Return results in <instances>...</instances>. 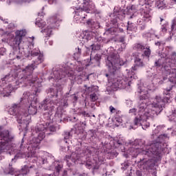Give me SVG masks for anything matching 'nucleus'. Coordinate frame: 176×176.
Returning <instances> with one entry per match:
<instances>
[{"instance_id": "obj_1", "label": "nucleus", "mask_w": 176, "mask_h": 176, "mask_svg": "<svg viewBox=\"0 0 176 176\" xmlns=\"http://www.w3.org/2000/svg\"><path fill=\"white\" fill-rule=\"evenodd\" d=\"M149 81H147L142 84L138 85V91L142 94L140 96V104H139L138 109L133 108L129 109V113L134 115L135 118L140 116L142 118L144 114L146 113L151 108H158L162 111L163 108L164 102H168L170 100V96H166L164 99L159 95L155 96L152 103H147L149 95L148 94V90L153 91L156 89L157 85H163L164 80H166V78H162V76L159 73H153L150 75Z\"/></svg>"}, {"instance_id": "obj_2", "label": "nucleus", "mask_w": 176, "mask_h": 176, "mask_svg": "<svg viewBox=\"0 0 176 176\" xmlns=\"http://www.w3.org/2000/svg\"><path fill=\"white\" fill-rule=\"evenodd\" d=\"M27 41L24 42V44L28 46V53H25V57H36L37 60L32 61L30 65H28L25 68L21 69L18 75L19 78V85H21L22 87H29V86H32L34 85L33 90L35 93H41L42 89V84L41 82L38 81L37 76H32V72L35 69L36 65H39L41 63H43V54L41 52V50L38 47L34 48V36L29 37L26 38Z\"/></svg>"}, {"instance_id": "obj_3", "label": "nucleus", "mask_w": 176, "mask_h": 176, "mask_svg": "<svg viewBox=\"0 0 176 176\" xmlns=\"http://www.w3.org/2000/svg\"><path fill=\"white\" fill-rule=\"evenodd\" d=\"M36 94L25 91L20 103H14L8 109V113L16 118L21 129H27L31 122V115H36Z\"/></svg>"}, {"instance_id": "obj_4", "label": "nucleus", "mask_w": 176, "mask_h": 176, "mask_svg": "<svg viewBox=\"0 0 176 176\" xmlns=\"http://www.w3.org/2000/svg\"><path fill=\"white\" fill-rule=\"evenodd\" d=\"M82 150H76L73 152L71 155H66V161L69 162L71 160L75 164H82L87 168L89 170H98L101 164H104V157L98 155H96L93 159L90 156H87V153H90V151L87 150L85 153H82Z\"/></svg>"}, {"instance_id": "obj_5", "label": "nucleus", "mask_w": 176, "mask_h": 176, "mask_svg": "<svg viewBox=\"0 0 176 176\" xmlns=\"http://www.w3.org/2000/svg\"><path fill=\"white\" fill-rule=\"evenodd\" d=\"M137 67H144V62L137 56L135 58V66L132 67L131 70H127V75L124 78L118 77L114 79L111 84L112 90H116L118 89H130V85H131V80L135 79V71H137Z\"/></svg>"}, {"instance_id": "obj_6", "label": "nucleus", "mask_w": 176, "mask_h": 176, "mask_svg": "<svg viewBox=\"0 0 176 176\" xmlns=\"http://www.w3.org/2000/svg\"><path fill=\"white\" fill-rule=\"evenodd\" d=\"M141 140L136 139L134 141L129 140L128 145L129 148L127 150V153L124 154L126 157H137L140 153L141 155H145L150 157L152 155H157L159 152V148L156 147V145L151 144L147 147L146 150H142L140 146Z\"/></svg>"}, {"instance_id": "obj_7", "label": "nucleus", "mask_w": 176, "mask_h": 176, "mask_svg": "<svg viewBox=\"0 0 176 176\" xmlns=\"http://www.w3.org/2000/svg\"><path fill=\"white\" fill-rule=\"evenodd\" d=\"M73 9L75 13L74 20L77 24L83 23V20L87 16L86 13H95V14L100 13V11L96 8V5L91 2V0H84L82 7H73Z\"/></svg>"}, {"instance_id": "obj_8", "label": "nucleus", "mask_w": 176, "mask_h": 176, "mask_svg": "<svg viewBox=\"0 0 176 176\" xmlns=\"http://www.w3.org/2000/svg\"><path fill=\"white\" fill-rule=\"evenodd\" d=\"M109 56L106 60V65L109 68V72L111 74V76L115 75V72L126 64V60L120 59V56L117 54L116 50L113 47H111L107 50Z\"/></svg>"}, {"instance_id": "obj_9", "label": "nucleus", "mask_w": 176, "mask_h": 176, "mask_svg": "<svg viewBox=\"0 0 176 176\" xmlns=\"http://www.w3.org/2000/svg\"><path fill=\"white\" fill-rule=\"evenodd\" d=\"M140 6L141 8L142 19H139L137 21L140 30H145L146 28V23L152 20V15L151 14V7L152 6V1L151 0H139Z\"/></svg>"}, {"instance_id": "obj_10", "label": "nucleus", "mask_w": 176, "mask_h": 176, "mask_svg": "<svg viewBox=\"0 0 176 176\" xmlns=\"http://www.w3.org/2000/svg\"><path fill=\"white\" fill-rule=\"evenodd\" d=\"M157 108H151L150 110H146V113H145L142 117L138 116L136 118H135L133 121V126H131V129H137L138 126H142L143 130H146L148 127L151 126V124L146 121L147 119H149V118H153L155 116V114L156 113V109Z\"/></svg>"}, {"instance_id": "obj_11", "label": "nucleus", "mask_w": 176, "mask_h": 176, "mask_svg": "<svg viewBox=\"0 0 176 176\" xmlns=\"http://www.w3.org/2000/svg\"><path fill=\"white\" fill-rule=\"evenodd\" d=\"M167 61L171 63V69L169 73V82L173 83L174 85H171L169 88L164 89V95L170 97V91L173 90V87H174V86H176V53L173 52L172 59H167Z\"/></svg>"}, {"instance_id": "obj_12", "label": "nucleus", "mask_w": 176, "mask_h": 176, "mask_svg": "<svg viewBox=\"0 0 176 176\" xmlns=\"http://www.w3.org/2000/svg\"><path fill=\"white\" fill-rule=\"evenodd\" d=\"M14 76L12 74L6 75L0 80V96L3 97H9L10 94L14 89L11 84H8L6 82H13Z\"/></svg>"}, {"instance_id": "obj_13", "label": "nucleus", "mask_w": 176, "mask_h": 176, "mask_svg": "<svg viewBox=\"0 0 176 176\" xmlns=\"http://www.w3.org/2000/svg\"><path fill=\"white\" fill-rule=\"evenodd\" d=\"M61 21V15L56 14L47 20V24L41 30V32L45 38H50L53 35V30L57 27V25Z\"/></svg>"}, {"instance_id": "obj_14", "label": "nucleus", "mask_w": 176, "mask_h": 176, "mask_svg": "<svg viewBox=\"0 0 176 176\" xmlns=\"http://www.w3.org/2000/svg\"><path fill=\"white\" fill-rule=\"evenodd\" d=\"M27 32L25 30H16L15 32V36L13 34L8 35L6 42L12 47H19L20 43L23 42V39H25V36Z\"/></svg>"}, {"instance_id": "obj_15", "label": "nucleus", "mask_w": 176, "mask_h": 176, "mask_svg": "<svg viewBox=\"0 0 176 176\" xmlns=\"http://www.w3.org/2000/svg\"><path fill=\"white\" fill-rule=\"evenodd\" d=\"M30 168H35V165L32 166H27L25 165L24 167L21 168V172L14 168L13 167L9 166L8 168H6L5 169H2L3 173L1 172V174H4V175H14V176H19V175H27L30 173Z\"/></svg>"}, {"instance_id": "obj_16", "label": "nucleus", "mask_w": 176, "mask_h": 176, "mask_svg": "<svg viewBox=\"0 0 176 176\" xmlns=\"http://www.w3.org/2000/svg\"><path fill=\"white\" fill-rule=\"evenodd\" d=\"M65 76H74V72L72 70L69 71V67H66L65 72L62 69L54 71L52 76L49 78L50 80H55V82H58L61 80Z\"/></svg>"}, {"instance_id": "obj_17", "label": "nucleus", "mask_w": 176, "mask_h": 176, "mask_svg": "<svg viewBox=\"0 0 176 176\" xmlns=\"http://www.w3.org/2000/svg\"><path fill=\"white\" fill-rule=\"evenodd\" d=\"M173 53L169 58H160L158 60L155 62V67H164L165 71H166V76L170 80V71H171V62L168 61L167 60H173Z\"/></svg>"}, {"instance_id": "obj_18", "label": "nucleus", "mask_w": 176, "mask_h": 176, "mask_svg": "<svg viewBox=\"0 0 176 176\" xmlns=\"http://www.w3.org/2000/svg\"><path fill=\"white\" fill-rule=\"evenodd\" d=\"M140 163L142 168L148 171V176H156L157 173L156 169L153 168V167H155V161L153 160L143 158Z\"/></svg>"}, {"instance_id": "obj_19", "label": "nucleus", "mask_w": 176, "mask_h": 176, "mask_svg": "<svg viewBox=\"0 0 176 176\" xmlns=\"http://www.w3.org/2000/svg\"><path fill=\"white\" fill-rule=\"evenodd\" d=\"M93 38V32H90L88 30L83 31L80 36H78L79 41L83 42L84 43L86 42H89L90 39Z\"/></svg>"}, {"instance_id": "obj_20", "label": "nucleus", "mask_w": 176, "mask_h": 176, "mask_svg": "<svg viewBox=\"0 0 176 176\" xmlns=\"http://www.w3.org/2000/svg\"><path fill=\"white\" fill-rule=\"evenodd\" d=\"M78 66L76 67L78 72H82L85 69V67H89L91 65V59L85 60L82 63L78 62Z\"/></svg>"}, {"instance_id": "obj_21", "label": "nucleus", "mask_w": 176, "mask_h": 176, "mask_svg": "<svg viewBox=\"0 0 176 176\" xmlns=\"http://www.w3.org/2000/svg\"><path fill=\"white\" fill-rule=\"evenodd\" d=\"M170 3L171 0H158L155 3V6H157V9L163 10V9H166Z\"/></svg>"}, {"instance_id": "obj_22", "label": "nucleus", "mask_w": 176, "mask_h": 176, "mask_svg": "<svg viewBox=\"0 0 176 176\" xmlns=\"http://www.w3.org/2000/svg\"><path fill=\"white\" fill-rule=\"evenodd\" d=\"M36 25L42 30L45 28L47 25H46V22H45L42 18H37L36 19Z\"/></svg>"}, {"instance_id": "obj_23", "label": "nucleus", "mask_w": 176, "mask_h": 176, "mask_svg": "<svg viewBox=\"0 0 176 176\" xmlns=\"http://www.w3.org/2000/svg\"><path fill=\"white\" fill-rule=\"evenodd\" d=\"M144 36H146V38H149L150 39H155V38H157L156 32L153 30V29H151L150 32L144 34Z\"/></svg>"}, {"instance_id": "obj_24", "label": "nucleus", "mask_w": 176, "mask_h": 176, "mask_svg": "<svg viewBox=\"0 0 176 176\" xmlns=\"http://www.w3.org/2000/svg\"><path fill=\"white\" fill-rule=\"evenodd\" d=\"M87 24L89 27H91V28H98L100 27V23L95 22L92 19H89L87 21Z\"/></svg>"}, {"instance_id": "obj_25", "label": "nucleus", "mask_w": 176, "mask_h": 176, "mask_svg": "<svg viewBox=\"0 0 176 176\" xmlns=\"http://www.w3.org/2000/svg\"><path fill=\"white\" fill-rule=\"evenodd\" d=\"M128 34H130L131 31H135L136 30L135 25L130 21H128V26L126 28Z\"/></svg>"}, {"instance_id": "obj_26", "label": "nucleus", "mask_w": 176, "mask_h": 176, "mask_svg": "<svg viewBox=\"0 0 176 176\" xmlns=\"http://www.w3.org/2000/svg\"><path fill=\"white\" fill-rule=\"evenodd\" d=\"M144 49H145V46H144L141 43H136L133 45L134 50H138V52H140L141 50H144Z\"/></svg>"}, {"instance_id": "obj_27", "label": "nucleus", "mask_w": 176, "mask_h": 176, "mask_svg": "<svg viewBox=\"0 0 176 176\" xmlns=\"http://www.w3.org/2000/svg\"><path fill=\"white\" fill-rule=\"evenodd\" d=\"M88 93H97L98 91V86H91L87 89Z\"/></svg>"}, {"instance_id": "obj_28", "label": "nucleus", "mask_w": 176, "mask_h": 176, "mask_svg": "<svg viewBox=\"0 0 176 176\" xmlns=\"http://www.w3.org/2000/svg\"><path fill=\"white\" fill-rule=\"evenodd\" d=\"M76 52L74 53V58L75 60H78L80 57V54H82V50L80 48L76 49Z\"/></svg>"}, {"instance_id": "obj_29", "label": "nucleus", "mask_w": 176, "mask_h": 176, "mask_svg": "<svg viewBox=\"0 0 176 176\" xmlns=\"http://www.w3.org/2000/svg\"><path fill=\"white\" fill-rule=\"evenodd\" d=\"M64 137V142L67 144L68 142L67 140H69L71 138V133L69 132H65L63 133Z\"/></svg>"}, {"instance_id": "obj_30", "label": "nucleus", "mask_w": 176, "mask_h": 176, "mask_svg": "<svg viewBox=\"0 0 176 176\" xmlns=\"http://www.w3.org/2000/svg\"><path fill=\"white\" fill-rule=\"evenodd\" d=\"M120 42L121 43H123V45L121 46L120 48L118 49V52H123V50H124L125 47H126V45H124V38L122 37L120 40Z\"/></svg>"}, {"instance_id": "obj_31", "label": "nucleus", "mask_w": 176, "mask_h": 176, "mask_svg": "<svg viewBox=\"0 0 176 176\" xmlns=\"http://www.w3.org/2000/svg\"><path fill=\"white\" fill-rule=\"evenodd\" d=\"M169 120H170V122H176V109L170 116Z\"/></svg>"}, {"instance_id": "obj_32", "label": "nucleus", "mask_w": 176, "mask_h": 176, "mask_svg": "<svg viewBox=\"0 0 176 176\" xmlns=\"http://www.w3.org/2000/svg\"><path fill=\"white\" fill-rule=\"evenodd\" d=\"M129 166L130 164L128 162H124L123 164H122L121 170L124 171V170H127V168H129Z\"/></svg>"}, {"instance_id": "obj_33", "label": "nucleus", "mask_w": 176, "mask_h": 176, "mask_svg": "<svg viewBox=\"0 0 176 176\" xmlns=\"http://www.w3.org/2000/svg\"><path fill=\"white\" fill-rule=\"evenodd\" d=\"M73 174L74 175H76V176H86V175H87L85 173L80 172V170H76L75 172L73 173Z\"/></svg>"}, {"instance_id": "obj_34", "label": "nucleus", "mask_w": 176, "mask_h": 176, "mask_svg": "<svg viewBox=\"0 0 176 176\" xmlns=\"http://www.w3.org/2000/svg\"><path fill=\"white\" fill-rule=\"evenodd\" d=\"M90 98L91 101L94 102L95 101H97V100H98V96L96 93H93L90 95Z\"/></svg>"}, {"instance_id": "obj_35", "label": "nucleus", "mask_w": 176, "mask_h": 176, "mask_svg": "<svg viewBox=\"0 0 176 176\" xmlns=\"http://www.w3.org/2000/svg\"><path fill=\"white\" fill-rule=\"evenodd\" d=\"M144 54L146 56V57H149V56H151V49H149V47H146V50L144 52Z\"/></svg>"}, {"instance_id": "obj_36", "label": "nucleus", "mask_w": 176, "mask_h": 176, "mask_svg": "<svg viewBox=\"0 0 176 176\" xmlns=\"http://www.w3.org/2000/svg\"><path fill=\"white\" fill-rule=\"evenodd\" d=\"M160 141H165V140H167V138H168V136L167 135V134H163V135H160L158 137Z\"/></svg>"}, {"instance_id": "obj_37", "label": "nucleus", "mask_w": 176, "mask_h": 176, "mask_svg": "<svg viewBox=\"0 0 176 176\" xmlns=\"http://www.w3.org/2000/svg\"><path fill=\"white\" fill-rule=\"evenodd\" d=\"M101 49V45L97 43L92 45V50H100Z\"/></svg>"}, {"instance_id": "obj_38", "label": "nucleus", "mask_w": 176, "mask_h": 176, "mask_svg": "<svg viewBox=\"0 0 176 176\" xmlns=\"http://www.w3.org/2000/svg\"><path fill=\"white\" fill-rule=\"evenodd\" d=\"M133 8H134L133 6L127 8V9H128V10H127L128 14H134V12L135 11L133 10Z\"/></svg>"}, {"instance_id": "obj_39", "label": "nucleus", "mask_w": 176, "mask_h": 176, "mask_svg": "<svg viewBox=\"0 0 176 176\" xmlns=\"http://www.w3.org/2000/svg\"><path fill=\"white\" fill-rule=\"evenodd\" d=\"M163 127V125L157 126V128L153 131V134H157L159 133V130H160Z\"/></svg>"}, {"instance_id": "obj_40", "label": "nucleus", "mask_w": 176, "mask_h": 176, "mask_svg": "<svg viewBox=\"0 0 176 176\" xmlns=\"http://www.w3.org/2000/svg\"><path fill=\"white\" fill-rule=\"evenodd\" d=\"M126 104L128 108H131V107H133V101L130 100H126Z\"/></svg>"}, {"instance_id": "obj_41", "label": "nucleus", "mask_w": 176, "mask_h": 176, "mask_svg": "<svg viewBox=\"0 0 176 176\" xmlns=\"http://www.w3.org/2000/svg\"><path fill=\"white\" fill-rule=\"evenodd\" d=\"M116 122H117L118 123H122L123 122V120H122L121 117L116 116Z\"/></svg>"}, {"instance_id": "obj_42", "label": "nucleus", "mask_w": 176, "mask_h": 176, "mask_svg": "<svg viewBox=\"0 0 176 176\" xmlns=\"http://www.w3.org/2000/svg\"><path fill=\"white\" fill-rule=\"evenodd\" d=\"M109 109L111 113H115V112H116V109H115L113 106H110Z\"/></svg>"}, {"instance_id": "obj_43", "label": "nucleus", "mask_w": 176, "mask_h": 176, "mask_svg": "<svg viewBox=\"0 0 176 176\" xmlns=\"http://www.w3.org/2000/svg\"><path fill=\"white\" fill-rule=\"evenodd\" d=\"M162 31L163 32H166L167 31V25H162Z\"/></svg>"}, {"instance_id": "obj_44", "label": "nucleus", "mask_w": 176, "mask_h": 176, "mask_svg": "<svg viewBox=\"0 0 176 176\" xmlns=\"http://www.w3.org/2000/svg\"><path fill=\"white\" fill-rule=\"evenodd\" d=\"M72 97L74 102H76L78 101V96H76V95H73Z\"/></svg>"}, {"instance_id": "obj_45", "label": "nucleus", "mask_w": 176, "mask_h": 176, "mask_svg": "<svg viewBox=\"0 0 176 176\" xmlns=\"http://www.w3.org/2000/svg\"><path fill=\"white\" fill-rule=\"evenodd\" d=\"M103 171H104V173H100L102 176H107V175H109V174H108V172H107V170H106V169H103Z\"/></svg>"}, {"instance_id": "obj_46", "label": "nucleus", "mask_w": 176, "mask_h": 176, "mask_svg": "<svg viewBox=\"0 0 176 176\" xmlns=\"http://www.w3.org/2000/svg\"><path fill=\"white\" fill-rule=\"evenodd\" d=\"M136 175L142 176V172H141L140 170H137L136 171Z\"/></svg>"}, {"instance_id": "obj_47", "label": "nucleus", "mask_w": 176, "mask_h": 176, "mask_svg": "<svg viewBox=\"0 0 176 176\" xmlns=\"http://www.w3.org/2000/svg\"><path fill=\"white\" fill-rule=\"evenodd\" d=\"M62 105H63V107H68V102H67V101L64 100L63 104Z\"/></svg>"}, {"instance_id": "obj_48", "label": "nucleus", "mask_w": 176, "mask_h": 176, "mask_svg": "<svg viewBox=\"0 0 176 176\" xmlns=\"http://www.w3.org/2000/svg\"><path fill=\"white\" fill-rule=\"evenodd\" d=\"M48 44L50 45V46H52L53 45V41H49Z\"/></svg>"}, {"instance_id": "obj_49", "label": "nucleus", "mask_w": 176, "mask_h": 176, "mask_svg": "<svg viewBox=\"0 0 176 176\" xmlns=\"http://www.w3.org/2000/svg\"><path fill=\"white\" fill-rule=\"evenodd\" d=\"M62 176H67V170H64Z\"/></svg>"}, {"instance_id": "obj_50", "label": "nucleus", "mask_w": 176, "mask_h": 176, "mask_svg": "<svg viewBox=\"0 0 176 176\" xmlns=\"http://www.w3.org/2000/svg\"><path fill=\"white\" fill-rule=\"evenodd\" d=\"M58 109H61V107L58 108V111H56L57 115H61L60 112H58Z\"/></svg>"}, {"instance_id": "obj_51", "label": "nucleus", "mask_w": 176, "mask_h": 176, "mask_svg": "<svg viewBox=\"0 0 176 176\" xmlns=\"http://www.w3.org/2000/svg\"><path fill=\"white\" fill-rule=\"evenodd\" d=\"M117 143L118 144V145H122V144H123V142H122L120 140H118Z\"/></svg>"}, {"instance_id": "obj_52", "label": "nucleus", "mask_w": 176, "mask_h": 176, "mask_svg": "<svg viewBox=\"0 0 176 176\" xmlns=\"http://www.w3.org/2000/svg\"><path fill=\"white\" fill-rule=\"evenodd\" d=\"M42 16H43V12H42V13L38 12V16L42 17Z\"/></svg>"}, {"instance_id": "obj_53", "label": "nucleus", "mask_w": 176, "mask_h": 176, "mask_svg": "<svg viewBox=\"0 0 176 176\" xmlns=\"http://www.w3.org/2000/svg\"><path fill=\"white\" fill-rule=\"evenodd\" d=\"M156 46H160V42L155 43Z\"/></svg>"}, {"instance_id": "obj_54", "label": "nucleus", "mask_w": 176, "mask_h": 176, "mask_svg": "<svg viewBox=\"0 0 176 176\" xmlns=\"http://www.w3.org/2000/svg\"><path fill=\"white\" fill-rule=\"evenodd\" d=\"M16 58H18V60H20V58H21V56H16Z\"/></svg>"}, {"instance_id": "obj_55", "label": "nucleus", "mask_w": 176, "mask_h": 176, "mask_svg": "<svg viewBox=\"0 0 176 176\" xmlns=\"http://www.w3.org/2000/svg\"><path fill=\"white\" fill-rule=\"evenodd\" d=\"M82 126H86V122H82Z\"/></svg>"}, {"instance_id": "obj_56", "label": "nucleus", "mask_w": 176, "mask_h": 176, "mask_svg": "<svg viewBox=\"0 0 176 176\" xmlns=\"http://www.w3.org/2000/svg\"><path fill=\"white\" fill-rule=\"evenodd\" d=\"M171 28H172V30H174V25H172Z\"/></svg>"}, {"instance_id": "obj_57", "label": "nucleus", "mask_w": 176, "mask_h": 176, "mask_svg": "<svg viewBox=\"0 0 176 176\" xmlns=\"http://www.w3.org/2000/svg\"><path fill=\"white\" fill-rule=\"evenodd\" d=\"M163 20H164V19H163V18H160V21L161 22L163 21Z\"/></svg>"}, {"instance_id": "obj_58", "label": "nucleus", "mask_w": 176, "mask_h": 176, "mask_svg": "<svg viewBox=\"0 0 176 176\" xmlns=\"http://www.w3.org/2000/svg\"><path fill=\"white\" fill-rule=\"evenodd\" d=\"M82 114L86 115V111L82 112Z\"/></svg>"}, {"instance_id": "obj_59", "label": "nucleus", "mask_w": 176, "mask_h": 176, "mask_svg": "<svg viewBox=\"0 0 176 176\" xmlns=\"http://www.w3.org/2000/svg\"><path fill=\"white\" fill-rule=\"evenodd\" d=\"M45 43H46V45H47V41H46V40H45Z\"/></svg>"}, {"instance_id": "obj_60", "label": "nucleus", "mask_w": 176, "mask_h": 176, "mask_svg": "<svg viewBox=\"0 0 176 176\" xmlns=\"http://www.w3.org/2000/svg\"><path fill=\"white\" fill-rule=\"evenodd\" d=\"M5 24H8V21H4Z\"/></svg>"}, {"instance_id": "obj_61", "label": "nucleus", "mask_w": 176, "mask_h": 176, "mask_svg": "<svg viewBox=\"0 0 176 176\" xmlns=\"http://www.w3.org/2000/svg\"><path fill=\"white\" fill-rule=\"evenodd\" d=\"M106 76L108 78V76H109V74H106Z\"/></svg>"}, {"instance_id": "obj_62", "label": "nucleus", "mask_w": 176, "mask_h": 176, "mask_svg": "<svg viewBox=\"0 0 176 176\" xmlns=\"http://www.w3.org/2000/svg\"><path fill=\"white\" fill-rule=\"evenodd\" d=\"M130 19H133V16H130Z\"/></svg>"}, {"instance_id": "obj_63", "label": "nucleus", "mask_w": 176, "mask_h": 176, "mask_svg": "<svg viewBox=\"0 0 176 176\" xmlns=\"http://www.w3.org/2000/svg\"><path fill=\"white\" fill-rule=\"evenodd\" d=\"M23 137H25V134L23 135Z\"/></svg>"}, {"instance_id": "obj_64", "label": "nucleus", "mask_w": 176, "mask_h": 176, "mask_svg": "<svg viewBox=\"0 0 176 176\" xmlns=\"http://www.w3.org/2000/svg\"><path fill=\"white\" fill-rule=\"evenodd\" d=\"M175 1V2H176V0H174Z\"/></svg>"}]
</instances>
